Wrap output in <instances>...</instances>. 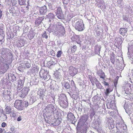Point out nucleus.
Instances as JSON below:
<instances>
[{
	"label": "nucleus",
	"mask_w": 133,
	"mask_h": 133,
	"mask_svg": "<svg viewBox=\"0 0 133 133\" xmlns=\"http://www.w3.org/2000/svg\"><path fill=\"white\" fill-rule=\"evenodd\" d=\"M3 14L2 12V11L0 9V19H1V17H2V15Z\"/></svg>",
	"instance_id": "nucleus-50"
},
{
	"label": "nucleus",
	"mask_w": 133,
	"mask_h": 133,
	"mask_svg": "<svg viewBox=\"0 0 133 133\" xmlns=\"http://www.w3.org/2000/svg\"><path fill=\"white\" fill-rule=\"evenodd\" d=\"M45 110L49 112H52L54 113H56L57 111L54 105L51 104L48 105L45 108Z\"/></svg>",
	"instance_id": "nucleus-13"
},
{
	"label": "nucleus",
	"mask_w": 133,
	"mask_h": 133,
	"mask_svg": "<svg viewBox=\"0 0 133 133\" xmlns=\"http://www.w3.org/2000/svg\"><path fill=\"white\" fill-rule=\"evenodd\" d=\"M112 102L111 101L110 102H108L107 104V107L108 108L112 109L114 108V107H115V104Z\"/></svg>",
	"instance_id": "nucleus-19"
},
{
	"label": "nucleus",
	"mask_w": 133,
	"mask_h": 133,
	"mask_svg": "<svg viewBox=\"0 0 133 133\" xmlns=\"http://www.w3.org/2000/svg\"><path fill=\"white\" fill-rule=\"evenodd\" d=\"M3 42H2L1 41H0V44H2V43Z\"/></svg>",
	"instance_id": "nucleus-58"
},
{
	"label": "nucleus",
	"mask_w": 133,
	"mask_h": 133,
	"mask_svg": "<svg viewBox=\"0 0 133 133\" xmlns=\"http://www.w3.org/2000/svg\"><path fill=\"white\" fill-rule=\"evenodd\" d=\"M118 78H115V81L114 82V85L115 87H116V85L117 83L118 79Z\"/></svg>",
	"instance_id": "nucleus-43"
},
{
	"label": "nucleus",
	"mask_w": 133,
	"mask_h": 133,
	"mask_svg": "<svg viewBox=\"0 0 133 133\" xmlns=\"http://www.w3.org/2000/svg\"><path fill=\"white\" fill-rule=\"evenodd\" d=\"M11 130L12 131V132H14V128L13 127H12L11 128Z\"/></svg>",
	"instance_id": "nucleus-51"
},
{
	"label": "nucleus",
	"mask_w": 133,
	"mask_h": 133,
	"mask_svg": "<svg viewBox=\"0 0 133 133\" xmlns=\"http://www.w3.org/2000/svg\"><path fill=\"white\" fill-rule=\"evenodd\" d=\"M30 90L29 87H26L23 88L19 94L20 97L22 98H24L27 95Z\"/></svg>",
	"instance_id": "nucleus-7"
},
{
	"label": "nucleus",
	"mask_w": 133,
	"mask_h": 133,
	"mask_svg": "<svg viewBox=\"0 0 133 133\" xmlns=\"http://www.w3.org/2000/svg\"><path fill=\"white\" fill-rule=\"evenodd\" d=\"M61 121L59 119H57L55 122L54 125L55 126L58 125L61 123Z\"/></svg>",
	"instance_id": "nucleus-37"
},
{
	"label": "nucleus",
	"mask_w": 133,
	"mask_h": 133,
	"mask_svg": "<svg viewBox=\"0 0 133 133\" xmlns=\"http://www.w3.org/2000/svg\"><path fill=\"white\" fill-rule=\"evenodd\" d=\"M130 60H131L133 62V59L132 58H131V59H130Z\"/></svg>",
	"instance_id": "nucleus-60"
},
{
	"label": "nucleus",
	"mask_w": 133,
	"mask_h": 133,
	"mask_svg": "<svg viewBox=\"0 0 133 133\" xmlns=\"http://www.w3.org/2000/svg\"><path fill=\"white\" fill-rule=\"evenodd\" d=\"M103 83L105 86H108L109 85L108 83L105 81H104Z\"/></svg>",
	"instance_id": "nucleus-47"
},
{
	"label": "nucleus",
	"mask_w": 133,
	"mask_h": 133,
	"mask_svg": "<svg viewBox=\"0 0 133 133\" xmlns=\"http://www.w3.org/2000/svg\"><path fill=\"white\" fill-rule=\"evenodd\" d=\"M23 46V44H22V45H19V47H21L22 46Z\"/></svg>",
	"instance_id": "nucleus-56"
},
{
	"label": "nucleus",
	"mask_w": 133,
	"mask_h": 133,
	"mask_svg": "<svg viewBox=\"0 0 133 133\" xmlns=\"http://www.w3.org/2000/svg\"><path fill=\"white\" fill-rule=\"evenodd\" d=\"M132 54L133 55V50L132 51Z\"/></svg>",
	"instance_id": "nucleus-64"
},
{
	"label": "nucleus",
	"mask_w": 133,
	"mask_h": 133,
	"mask_svg": "<svg viewBox=\"0 0 133 133\" xmlns=\"http://www.w3.org/2000/svg\"><path fill=\"white\" fill-rule=\"evenodd\" d=\"M74 40L78 44H80L81 41L80 40V38L78 35H76L74 37Z\"/></svg>",
	"instance_id": "nucleus-22"
},
{
	"label": "nucleus",
	"mask_w": 133,
	"mask_h": 133,
	"mask_svg": "<svg viewBox=\"0 0 133 133\" xmlns=\"http://www.w3.org/2000/svg\"><path fill=\"white\" fill-rule=\"evenodd\" d=\"M14 107L18 109L19 110H23L24 106L21 101L18 100L16 101L14 104Z\"/></svg>",
	"instance_id": "nucleus-8"
},
{
	"label": "nucleus",
	"mask_w": 133,
	"mask_h": 133,
	"mask_svg": "<svg viewBox=\"0 0 133 133\" xmlns=\"http://www.w3.org/2000/svg\"><path fill=\"white\" fill-rule=\"evenodd\" d=\"M62 86L66 89H68L70 88V85L68 82H64L62 84Z\"/></svg>",
	"instance_id": "nucleus-24"
},
{
	"label": "nucleus",
	"mask_w": 133,
	"mask_h": 133,
	"mask_svg": "<svg viewBox=\"0 0 133 133\" xmlns=\"http://www.w3.org/2000/svg\"><path fill=\"white\" fill-rule=\"evenodd\" d=\"M55 31V33L56 35H60L61 34L63 36L65 34V30L63 27L58 24L56 25V28Z\"/></svg>",
	"instance_id": "nucleus-5"
},
{
	"label": "nucleus",
	"mask_w": 133,
	"mask_h": 133,
	"mask_svg": "<svg viewBox=\"0 0 133 133\" xmlns=\"http://www.w3.org/2000/svg\"><path fill=\"white\" fill-rule=\"evenodd\" d=\"M3 131V129L2 128H0V133H2Z\"/></svg>",
	"instance_id": "nucleus-54"
},
{
	"label": "nucleus",
	"mask_w": 133,
	"mask_h": 133,
	"mask_svg": "<svg viewBox=\"0 0 133 133\" xmlns=\"http://www.w3.org/2000/svg\"><path fill=\"white\" fill-rule=\"evenodd\" d=\"M69 73L72 76H74L77 72V69L72 66H70L69 68Z\"/></svg>",
	"instance_id": "nucleus-14"
},
{
	"label": "nucleus",
	"mask_w": 133,
	"mask_h": 133,
	"mask_svg": "<svg viewBox=\"0 0 133 133\" xmlns=\"http://www.w3.org/2000/svg\"><path fill=\"white\" fill-rule=\"evenodd\" d=\"M63 2L64 4H67L68 3L67 2H65V1H64Z\"/></svg>",
	"instance_id": "nucleus-55"
},
{
	"label": "nucleus",
	"mask_w": 133,
	"mask_h": 133,
	"mask_svg": "<svg viewBox=\"0 0 133 133\" xmlns=\"http://www.w3.org/2000/svg\"><path fill=\"white\" fill-rule=\"evenodd\" d=\"M62 52L60 50L58 51L57 52V54L56 55V56L57 57H60L61 54Z\"/></svg>",
	"instance_id": "nucleus-38"
},
{
	"label": "nucleus",
	"mask_w": 133,
	"mask_h": 133,
	"mask_svg": "<svg viewBox=\"0 0 133 133\" xmlns=\"http://www.w3.org/2000/svg\"><path fill=\"white\" fill-rule=\"evenodd\" d=\"M5 62H0V73L1 74H4L8 70L9 68V65Z\"/></svg>",
	"instance_id": "nucleus-4"
},
{
	"label": "nucleus",
	"mask_w": 133,
	"mask_h": 133,
	"mask_svg": "<svg viewBox=\"0 0 133 133\" xmlns=\"http://www.w3.org/2000/svg\"><path fill=\"white\" fill-rule=\"evenodd\" d=\"M88 117L87 115H84L82 117L81 120L83 122H85L88 120Z\"/></svg>",
	"instance_id": "nucleus-26"
},
{
	"label": "nucleus",
	"mask_w": 133,
	"mask_h": 133,
	"mask_svg": "<svg viewBox=\"0 0 133 133\" xmlns=\"http://www.w3.org/2000/svg\"><path fill=\"white\" fill-rule=\"evenodd\" d=\"M8 78L11 79L12 81H14L16 80V77L13 74H10L8 76Z\"/></svg>",
	"instance_id": "nucleus-21"
},
{
	"label": "nucleus",
	"mask_w": 133,
	"mask_h": 133,
	"mask_svg": "<svg viewBox=\"0 0 133 133\" xmlns=\"http://www.w3.org/2000/svg\"><path fill=\"white\" fill-rule=\"evenodd\" d=\"M47 11V7L45 5H44L40 8L39 12L41 14L44 15L45 14Z\"/></svg>",
	"instance_id": "nucleus-16"
},
{
	"label": "nucleus",
	"mask_w": 133,
	"mask_h": 133,
	"mask_svg": "<svg viewBox=\"0 0 133 133\" xmlns=\"http://www.w3.org/2000/svg\"><path fill=\"white\" fill-rule=\"evenodd\" d=\"M125 21H126L128 22H129L128 19L127 17L126 16H125Z\"/></svg>",
	"instance_id": "nucleus-53"
},
{
	"label": "nucleus",
	"mask_w": 133,
	"mask_h": 133,
	"mask_svg": "<svg viewBox=\"0 0 133 133\" xmlns=\"http://www.w3.org/2000/svg\"><path fill=\"white\" fill-rule=\"evenodd\" d=\"M66 99V98L64 95L62 94L59 96L58 101L61 106L65 107L68 106V102Z\"/></svg>",
	"instance_id": "nucleus-2"
},
{
	"label": "nucleus",
	"mask_w": 133,
	"mask_h": 133,
	"mask_svg": "<svg viewBox=\"0 0 133 133\" xmlns=\"http://www.w3.org/2000/svg\"><path fill=\"white\" fill-rule=\"evenodd\" d=\"M44 18V16L39 17L36 18L35 21V24L36 25H39Z\"/></svg>",
	"instance_id": "nucleus-17"
},
{
	"label": "nucleus",
	"mask_w": 133,
	"mask_h": 133,
	"mask_svg": "<svg viewBox=\"0 0 133 133\" xmlns=\"http://www.w3.org/2000/svg\"><path fill=\"white\" fill-rule=\"evenodd\" d=\"M97 74L101 78L104 79L105 77L104 73L101 70H98L97 71Z\"/></svg>",
	"instance_id": "nucleus-20"
},
{
	"label": "nucleus",
	"mask_w": 133,
	"mask_h": 133,
	"mask_svg": "<svg viewBox=\"0 0 133 133\" xmlns=\"http://www.w3.org/2000/svg\"><path fill=\"white\" fill-rule=\"evenodd\" d=\"M40 77L45 81H48L50 78L49 75L44 70H41L39 72Z\"/></svg>",
	"instance_id": "nucleus-6"
},
{
	"label": "nucleus",
	"mask_w": 133,
	"mask_h": 133,
	"mask_svg": "<svg viewBox=\"0 0 133 133\" xmlns=\"http://www.w3.org/2000/svg\"><path fill=\"white\" fill-rule=\"evenodd\" d=\"M111 91V90H110V89L109 88L107 89H106V92H105V94L107 95H108L109 94Z\"/></svg>",
	"instance_id": "nucleus-41"
},
{
	"label": "nucleus",
	"mask_w": 133,
	"mask_h": 133,
	"mask_svg": "<svg viewBox=\"0 0 133 133\" xmlns=\"http://www.w3.org/2000/svg\"><path fill=\"white\" fill-rule=\"evenodd\" d=\"M125 111H126V113L128 114V115L129 113L127 112L126 111V110L125 109Z\"/></svg>",
	"instance_id": "nucleus-61"
},
{
	"label": "nucleus",
	"mask_w": 133,
	"mask_h": 133,
	"mask_svg": "<svg viewBox=\"0 0 133 133\" xmlns=\"http://www.w3.org/2000/svg\"><path fill=\"white\" fill-rule=\"evenodd\" d=\"M95 112L94 110H90V116L91 117H92L95 114Z\"/></svg>",
	"instance_id": "nucleus-35"
},
{
	"label": "nucleus",
	"mask_w": 133,
	"mask_h": 133,
	"mask_svg": "<svg viewBox=\"0 0 133 133\" xmlns=\"http://www.w3.org/2000/svg\"><path fill=\"white\" fill-rule=\"evenodd\" d=\"M11 92L10 91L4 90L2 94V97L6 101L9 100L10 99Z\"/></svg>",
	"instance_id": "nucleus-10"
},
{
	"label": "nucleus",
	"mask_w": 133,
	"mask_h": 133,
	"mask_svg": "<svg viewBox=\"0 0 133 133\" xmlns=\"http://www.w3.org/2000/svg\"><path fill=\"white\" fill-rule=\"evenodd\" d=\"M23 105L24 106H25V107H27L28 106L29 104L28 102L26 101L22 103Z\"/></svg>",
	"instance_id": "nucleus-42"
},
{
	"label": "nucleus",
	"mask_w": 133,
	"mask_h": 133,
	"mask_svg": "<svg viewBox=\"0 0 133 133\" xmlns=\"http://www.w3.org/2000/svg\"><path fill=\"white\" fill-rule=\"evenodd\" d=\"M89 133H94L93 132H92V131H91L89 132Z\"/></svg>",
	"instance_id": "nucleus-57"
},
{
	"label": "nucleus",
	"mask_w": 133,
	"mask_h": 133,
	"mask_svg": "<svg viewBox=\"0 0 133 133\" xmlns=\"http://www.w3.org/2000/svg\"><path fill=\"white\" fill-rule=\"evenodd\" d=\"M67 120L71 123L74 124L76 121V118L71 112L69 113L67 116Z\"/></svg>",
	"instance_id": "nucleus-9"
},
{
	"label": "nucleus",
	"mask_w": 133,
	"mask_h": 133,
	"mask_svg": "<svg viewBox=\"0 0 133 133\" xmlns=\"http://www.w3.org/2000/svg\"><path fill=\"white\" fill-rule=\"evenodd\" d=\"M96 85L97 87L99 89H103V87L101 85V84L98 82L96 84Z\"/></svg>",
	"instance_id": "nucleus-34"
},
{
	"label": "nucleus",
	"mask_w": 133,
	"mask_h": 133,
	"mask_svg": "<svg viewBox=\"0 0 133 133\" xmlns=\"http://www.w3.org/2000/svg\"><path fill=\"white\" fill-rule=\"evenodd\" d=\"M10 50L7 49L2 48L0 50L1 55L0 57V62H5L12 57V54L9 51Z\"/></svg>",
	"instance_id": "nucleus-1"
},
{
	"label": "nucleus",
	"mask_w": 133,
	"mask_h": 133,
	"mask_svg": "<svg viewBox=\"0 0 133 133\" xmlns=\"http://www.w3.org/2000/svg\"><path fill=\"white\" fill-rule=\"evenodd\" d=\"M107 62H108V63H109V60H108V61H107Z\"/></svg>",
	"instance_id": "nucleus-63"
},
{
	"label": "nucleus",
	"mask_w": 133,
	"mask_h": 133,
	"mask_svg": "<svg viewBox=\"0 0 133 133\" xmlns=\"http://www.w3.org/2000/svg\"><path fill=\"white\" fill-rule=\"evenodd\" d=\"M25 65L28 68H29L31 66L30 64L28 61L25 63Z\"/></svg>",
	"instance_id": "nucleus-39"
},
{
	"label": "nucleus",
	"mask_w": 133,
	"mask_h": 133,
	"mask_svg": "<svg viewBox=\"0 0 133 133\" xmlns=\"http://www.w3.org/2000/svg\"><path fill=\"white\" fill-rule=\"evenodd\" d=\"M22 120L21 117L19 116L17 118V121H19Z\"/></svg>",
	"instance_id": "nucleus-46"
},
{
	"label": "nucleus",
	"mask_w": 133,
	"mask_h": 133,
	"mask_svg": "<svg viewBox=\"0 0 133 133\" xmlns=\"http://www.w3.org/2000/svg\"><path fill=\"white\" fill-rule=\"evenodd\" d=\"M50 98H52V99H53V100H54V99H53V98L52 97H51Z\"/></svg>",
	"instance_id": "nucleus-59"
},
{
	"label": "nucleus",
	"mask_w": 133,
	"mask_h": 133,
	"mask_svg": "<svg viewBox=\"0 0 133 133\" xmlns=\"http://www.w3.org/2000/svg\"><path fill=\"white\" fill-rule=\"evenodd\" d=\"M75 27L76 30L79 31H82L85 29L83 21L81 20H79L75 23Z\"/></svg>",
	"instance_id": "nucleus-3"
},
{
	"label": "nucleus",
	"mask_w": 133,
	"mask_h": 133,
	"mask_svg": "<svg viewBox=\"0 0 133 133\" xmlns=\"http://www.w3.org/2000/svg\"><path fill=\"white\" fill-rule=\"evenodd\" d=\"M4 36L5 34L3 32L0 34V41L2 42H3L4 41Z\"/></svg>",
	"instance_id": "nucleus-29"
},
{
	"label": "nucleus",
	"mask_w": 133,
	"mask_h": 133,
	"mask_svg": "<svg viewBox=\"0 0 133 133\" xmlns=\"http://www.w3.org/2000/svg\"><path fill=\"white\" fill-rule=\"evenodd\" d=\"M130 96L129 95H125V99H129L130 98Z\"/></svg>",
	"instance_id": "nucleus-44"
},
{
	"label": "nucleus",
	"mask_w": 133,
	"mask_h": 133,
	"mask_svg": "<svg viewBox=\"0 0 133 133\" xmlns=\"http://www.w3.org/2000/svg\"><path fill=\"white\" fill-rule=\"evenodd\" d=\"M11 116H12L13 117H15L16 116V115L15 114L12 113V112H11Z\"/></svg>",
	"instance_id": "nucleus-52"
},
{
	"label": "nucleus",
	"mask_w": 133,
	"mask_h": 133,
	"mask_svg": "<svg viewBox=\"0 0 133 133\" xmlns=\"http://www.w3.org/2000/svg\"><path fill=\"white\" fill-rule=\"evenodd\" d=\"M101 48L100 45H97L95 47V53L96 54L99 55L100 54V51Z\"/></svg>",
	"instance_id": "nucleus-18"
},
{
	"label": "nucleus",
	"mask_w": 133,
	"mask_h": 133,
	"mask_svg": "<svg viewBox=\"0 0 133 133\" xmlns=\"http://www.w3.org/2000/svg\"><path fill=\"white\" fill-rule=\"evenodd\" d=\"M84 128L81 130V133H87V130L88 128V127L86 125H84Z\"/></svg>",
	"instance_id": "nucleus-30"
},
{
	"label": "nucleus",
	"mask_w": 133,
	"mask_h": 133,
	"mask_svg": "<svg viewBox=\"0 0 133 133\" xmlns=\"http://www.w3.org/2000/svg\"><path fill=\"white\" fill-rule=\"evenodd\" d=\"M120 34L123 36L125 35V29L121 28L119 30Z\"/></svg>",
	"instance_id": "nucleus-32"
},
{
	"label": "nucleus",
	"mask_w": 133,
	"mask_h": 133,
	"mask_svg": "<svg viewBox=\"0 0 133 133\" xmlns=\"http://www.w3.org/2000/svg\"><path fill=\"white\" fill-rule=\"evenodd\" d=\"M110 60L111 63L114 64L115 63V58L114 56V54L113 53H112L111 54V55L110 56Z\"/></svg>",
	"instance_id": "nucleus-28"
},
{
	"label": "nucleus",
	"mask_w": 133,
	"mask_h": 133,
	"mask_svg": "<svg viewBox=\"0 0 133 133\" xmlns=\"http://www.w3.org/2000/svg\"><path fill=\"white\" fill-rule=\"evenodd\" d=\"M26 0H18L19 4L21 5H26Z\"/></svg>",
	"instance_id": "nucleus-25"
},
{
	"label": "nucleus",
	"mask_w": 133,
	"mask_h": 133,
	"mask_svg": "<svg viewBox=\"0 0 133 133\" xmlns=\"http://www.w3.org/2000/svg\"><path fill=\"white\" fill-rule=\"evenodd\" d=\"M45 91L43 89H40L38 91V95H39L40 97H43L44 96Z\"/></svg>",
	"instance_id": "nucleus-23"
},
{
	"label": "nucleus",
	"mask_w": 133,
	"mask_h": 133,
	"mask_svg": "<svg viewBox=\"0 0 133 133\" xmlns=\"http://www.w3.org/2000/svg\"><path fill=\"white\" fill-rule=\"evenodd\" d=\"M77 49V46L76 45H74L71 48V51L72 52H74L76 51Z\"/></svg>",
	"instance_id": "nucleus-36"
},
{
	"label": "nucleus",
	"mask_w": 133,
	"mask_h": 133,
	"mask_svg": "<svg viewBox=\"0 0 133 133\" xmlns=\"http://www.w3.org/2000/svg\"><path fill=\"white\" fill-rule=\"evenodd\" d=\"M48 64H49L50 66L56 64L55 62H53L52 60H50L48 62Z\"/></svg>",
	"instance_id": "nucleus-40"
},
{
	"label": "nucleus",
	"mask_w": 133,
	"mask_h": 133,
	"mask_svg": "<svg viewBox=\"0 0 133 133\" xmlns=\"http://www.w3.org/2000/svg\"><path fill=\"white\" fill-rule=\"evenodd\" d=\"M48 33H47L45 31H44L42 35V36L43 38H45L46 39H47L48 37Z\"/></svg>",
	"instance_id": "nucleus-33"
},
{
	"label": "nucleus",
	"mask_w": 133,
	"mask_h": 133,
	"mask_svg": "<svg viewBox=\"0 0 133 133\" xmlns=\"http://www.w3.org/2000/svg\"><path fill=\"white\" fill-rule=\"evenodd\" d=\"M114 122L113 119L111 118H106L105 120V122L108 126L111 127L112 128L114 127Z\"/></svg>",
	"instance_id": "nucleus-11"
},
{
	"label": "nucleus",
	"mask_w": 133,
	"mask_h": 133,
	"mask_svg": "<svg viewBox=\"0 0 133 133\" xmlns=\"http://www.w3.org/2000/svg\"><path fill=\"white\" fill-rule=\"evenodd\" d=\"M6 125V123L4 122L2 124V127H5V125Z\"/></svg>",
	"instance_id": "nucleus-49"
},
{
	"label": "nucleus",
	"mask_w": 133,
	"mask_h": 133,
	"mask_svg": "<svg viewBox=\"0 0 133 133\" xmlns=\"http://www.w3.org/2000/svg\"><path fill=\"white\" fill-rule=\"evenodd\" d=\"M128 89H126V91H125V94H127V95H129L130 92L128 90Z\"/></svg>",
	"instance_id": "nucleus-48"
},
{
	"label": "nucleus",
	"mask_w": 133,
	"mask_h": 133,
	"mask_svg": "<svg viewBox=\"0 0 133 133\" xmlns=\"http://www.w3.org/2000/svg\"><path fill=\"white\" fill-rule=\"evenodd\" d=\"M11 110V109L9 107H7L6 108L5 111V112L6 114H8L10 113Z\"/></svg>",
	"instance_id": "nucleus-31"
},
{
	"label": "nucleus",
	"mask_w": 133,
	"mask_h": 133,
	"mask_svg": "<svg viewBox=\"0 0 133 133\" xmlns=\"http://www.w3.org/2000/svg\"><path fill=\"white\" fill-rule=\"evenodd\" d=\"M24 84V81L20 79L18 81L16 85H15L16 87L17 90L21 89L23 86Z\"/></svg>",
	"instance_id": "nucleus-15"
},
{
	"label": "nucleus",
	"mask_w": 133,
	"mask_h": 133,
	"mask_svg": "<svg viewBox=\"0 0 133 133\" xmlns=\"http://www.w3.org/2000/svg\"><path fill=\"white\" fill-rule=\"evenodd\" d=\"M107 62H108V63H109V60H108V61H107Z\"/></svg>",
	"instance_id": "nucleus-62"
},
{
	"label": "nucleus",
	"mask_w": 133,
	"mask_h": 133,
	"mask_svg": "<svg viewBox=\"0 0 133 133\" xmlns=\"http://www.w3.org/2000/svg\"><path fill=\"white\" fill-rule=\"evenodd\" d=\"M46 17L50 19H53L54 17V15L52 13H50L46 15Z\"/></svg>",
	"instance_id": "nucleus-27"
},
{
	"label": "nucleus",
	"mask_w": 133,
	"mask_h": 133,
	"mask_svg": "<svg viewBox=\"0 0 133 133\" xmlns=\"http://www.w3.org/2000/svg\"><path fill=\"white\" fill-rule=\"evenodd\" d=\"M82 106H80L78 108V110L80 112H81L82 111Z\"/></svg>",
	"instance_id": "nucleus-45"
},
{
	"label": "nucleus",
	"mask_w": 133,
	"mask_h": 133,
	"mask_svg": "<svg viewBox=\"0 0 133 133\" xmlns=\"http://www.w3.org/2000/svg\"><path fill=\"white\" fill-rule=\"evenodd\" d=\"M56 16L59 19H63L64 16L61 8L59 7L57 8L56 10Z\"/></svg>",
	"instance_id": "nucleus-12"
}]
</instances>
